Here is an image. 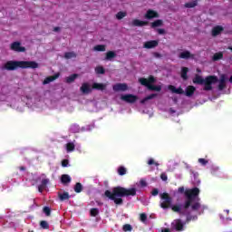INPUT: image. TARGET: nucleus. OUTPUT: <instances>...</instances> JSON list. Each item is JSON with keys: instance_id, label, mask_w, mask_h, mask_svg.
<instances>
[{"instance_id": "1", "label": "nucleus", "mask_w": 232, "mask_h": 232, "mask_svg": "<svg viewBox=\"0 0 232 232\" xmlns=\"http://www.w3.org/2000/svg\"><path fill=\"white\" fill-rule=\"evenodd\" d=\"M178 193H184L185 202L183 204V209H188L190 208L191 211L198 212L202 205L200 204V189L198 188H194L190 189H185L184 187H179L178 188Z\"/></svg>"}, {"instance_id": "2", "label": "nucleus", "mask_w": 232, "mask_h": 232, "mask_svg": "<svg viewBox=\"0 0 232 232\" xmlns=\"http://www.w3.org/2000/svg\"><path fill=\"white\" fill-rule=\"evenodd\" d=\"M137 195V188H127L124 187L117 186L112 188V190H105L104 196L109 200H113L116 206H122L124 204V197H135Z\"/></svg>"}, {"instance_id": "3", "label": "nucleus", "mask_w": 232, "mask_h": 232, "mask_svg": "<svg viewBox=\"0 0 232 232\" xmlns=\"http://www.w3.org/2000/svg\"><path fill=\"white\" fill-rule=\"evenodd\" d=\"M4 68L8 72H14V70H17V68H22L23 70L31 68L35 70V68H39V63L34 61H8L4 65Z\"/></svg>"}, {"instance_id": "4", "label": "nucleus", "mask_w": 232, "mask_h": 232, "mask_svg": "<svg viewBox=\"0 0 232 232\" xmlns=\"http://www.w3.org/2000/svg\"><path fill=\"white\" fill-rule=\"evenodd\" d=\"M192 81L194 84H204L203 90L205 92H211V90H213V84L218 82V77L216 75H209L204 79L202 76L196 74Z\"/></svg>"}, {"instance_id": "5", "label": "nucleus", "mask_w": 232, "mask_h": 232, "mask_svg": "<svg viewBox=\"0 0 232 232\" xmlns=\"http://www.w3.org/2000/svg\"><path fill=\"white\" fill-rule=\"evenodd\" d=\"M139 82L141 84V86H146V88L150 92H161L162 86L160 85H154L155 82H157V80L155 79V76L150 75L148 78H140Z\"/></svg>"}, {"instance_id": "6", "label": "nucleus", "mask_w": 232, "mask_h": 232, "mask_svg": "<svg viewBox=\"0 0 232 232\" xmlns=\"http://www.w3.org/2000/svg\"><path fill=\"white\" fill-rule=\"evenodd\" d=\"M171 209L172 211H174V213H179V215H185L187 217V222H191V220H197V216L191 215V212L185 208V211H182V209H180V206L179 205L172 206Z\"/></svg>"}, {"instance_id": "7", "label": "nucleus", "mask_w": 232, "mask_h": 232, "mask_svg": "<svg viewBox=\"0 0 232 232\" xmlns=\"http://www.w3.org/2000/svg\"><path fill=\"white\" fill-rule=\"evenodd\" d=\"M160 197L162 200V202L160 203V208H162V209H168L171 208L173 198H171V196H169L168 192L161 193Z\"/></svg>"}, {"instance_id": "8", "label": "nucleus", "mask_w": 232, "mask_h": 232, "mask_svg": "<svg viewBox=\"0 0 232 232\" xmlns=\"http://www.w3.org/2000/svg\"><path fill=\"white\" fill-rule=\"evenodd\" d=\"M10 50H12L13 52H16L17 53L26 52V48L24 46H21V42L12 43L10 45Z\"/></svg>"}, {"instance_id": "9", "label": "nucleus", "mask_w": 232, "mask_h": 232, "mask_svg": "<svg viewBox=\"0 0 232 232\" xmlns=\"http://www.w3.org/2000/svg\"><path fill=\"white\" fill-rule=\"evenodd\" d=\"M121 101H124L125 102H129V104H133L137 102L139 100V97L137 95L133 94H125L121 97Z\"/></svg>"}, {"instance_id": "10", "label": "nucleus", "mask_w": 232, "mask_h": 232, "mask_svg": "<svg viewBox=\"0 0 232 232\" xmlns=\"http://www.w3.org/2000/svg\"><path fill=\"white\" fill-rule=\"evenodd\" d=\"M226 81H227V78L226 77V74H221L219 77V80H218V89L219 92H222L223 90H226L227 85H226Z\"/></svg>"}, {"instance_id": "11", "label": "nucleus", "mask_w": 232, "mask_h": 232, "mask_svg": "<svg viewBox=\"0 0 232 232\" xmlns=\"http://www.w3.org/2000/svg\"><path fill=\"white\" fill-rule=\"evenodd\" d=\"M184 223L182 219H175L174 222L171 224L173 229L176 231H184Z\"/></svg>"}, {"instance_id": "12", "label": "nucleus", "mask_w": 232, "mask_h": 232, "mask_svg": "<svg viewBox=\"0 0 232 232\" xmlns=\"http://www.w3.org/2000/svg\"><path fill=\"white\" fill-rule=\"evenodd\" d=\"M157 46H159V40L147 41L143 44V48H146L147 50H151L152 48H157Z\"/></svg>"}, {"instance_id": "13", "label": "nucleus", "mask_w": 232, "mask_h": 232, "mask_svg": "<svg viewBox=\"0 0 232 232\" xmlns=\"http://www.w3.org/2000/svg\"><path fill=\"white\" fill-rule=\"evenodd\" d=\"M113 92H126L128 90V84L116 83L112 86Z\"/></svg>"}, {"instance_id": "14", "label": "nucleus", "mask_w": 232, "mask_h": 232, "mask_svg": "<svg viewBox=\"0 0 232 232\" xmlns=\"http://www.w3.org/2000/svg\"><path fill=\"white\" fill-rule=\"evenodd\" d=\"M61 76V73L57 72L55 73L54 75L53 76H48L46 77L44 82H43V84H50V82H53V81L59 79V77Z\"/></svg>"}, {"instance_id": "15", "label": "nucleus", "mask_w": 232, "mask_h": 232, "mask_svg": "<svg viewBox=\"0 0 232 232\" xmlns=\"http://www.w3.org/2000/svg\"><path fill=\"white\" fill-rule=\"evenodd\" d=\"M169 90L171 92V93H176L177 95H182L184 94V89L182 87H179L177 89L174 85H169Z\"/></svg>"}, {"instance_id": "16", "label": "nucleus", "mask_w": 232, "mask_h": 232, "mask_svg": "<svg viewBox=\"0 0 232 232\" xmlns=\"http://www.w3.org/2000/svg\"><path fill=\"white\" fill-rule=\"evenodd\" d=\"M222 32H224V27H222L221 25H217L213 27L211 32L212 37H217L218 35H220Z\"/></svg>"}, {"instance_id": "17", "label": "nucleus", "mask_w": 232, "mask_h": 232, "mask_svg": "<svg viewBox=\"0 0 232 232\" xmlns=\"http://www.w3.org/2000/svg\"><path fill=\"white\" fill-rule=\"evenodd\" d=\"M80 92H82V93L88 95V93H92V87H90V84L88 82H84L82 84Z\"/></svg>"}, {"instance_id": "18", "label": "nucleus", "mask_w": 232, "mask_h": 232, "mask_svg": "<svg viewBox=\"0 0 232 232\" xmlns=\"http://www.w3.org/2000/svg\"><path fill=\"white\" fill-rule=\"evenodd\" d=\"M48 184H50V179H42L41 184L38 186L39 193H43V191L46 189V186H48Z\"/></svg>"}, {"instance_id": "19", "label": "nucleus", "mask_w": 232, "mask_h": 232, "mask_svg": "<svg viewBox=\"0 0 232 232\" xmlns=\"http://www.w3.org/2000/svg\"><path fill=\"white\" fill-rule=\"evenodd\" d=\"M159 17V13H157L156 11H153L151 9H149L147 11V13L145 14V19H155Z\"/></svg>"}, {"instance_id": "20", "label": "nucleus", "mask_w": 232, "mask_h": 232, "mask_svg": "<svg viewBox=\"0 0 232 232\" xmlns=\"http://www.w3.org/2000/svg\"><path fill=\"white\" fill-rule=\"evenodd\" d=\"M197 89L193 85H188L185 90V95L187 97H193Z\"/></svg>"}, {"instance_id": "21", "label": "nucleus", "mask_w": 232, "mask_h": 232, "mask_svg": "<svg viewBox=\"0 0 232 232\" xmlns=\"http://www.w3.org/2000/svg\"><path fill=\"white\" fill-rule=\"evenodd\" d=\"M148 24H150V22L148 21H142V20H139V19H134L132 21V26H148Z\"/></svg>"}, {"instance_id": "22", "label": "nucleus", "mask_w": 232, "mask_h": 232, "mask_svg": "<svg viewBox=\"0 0 232 232\" xmlns=\"http://www.w3.org/2000/svg\"><path fill=\"white\" fill-rule=\"evenodd\" d=\"M92 90H98L100 92H104V90H106V84L94 82V83H92Z\"/></svg>"}, {"instance_id": "23", "label": "nucleus", "mask_w": 232, "mask_h": 232, "mask_svg": "<svg viewBox=\"0 0 232 232\" xmlns=\"http://www.w3.org/2000/svg\"><path fill=\"white\" fill-rule=\"evenodd\" d=\"M71 197L72 196H70V193H68V192H63V193L59 192L58 193V198H59V200H61V202L70 200Z\"/></svg>"}, {"instance_id": "24", "label": "nucleus", "mask_w": 232, "mask_h": 232, "mask_svg": "<svg viewBox=\"0 0 232 232\" xmlns=\"http://www.w3.org/2000/svg\"><path fill=\"white\" fill-rule=\"evenodd\" d=\"M117 57V53L114 51H108L105 54V61H111Z\"/></svg>"}, {"instance_id": "25", "label": "nucleus", "mask_w": 232, "mask_h": 232, "mask_svg": "<svg viewBox=\"0 0 232 232\" xmlns=\"http://www.w3.org/2000/svg\"><path fill=\"white\" fill-rule=\"evenodd\" d=\"M62 184H70L72 182V178L68 174H63L61 177Z\"/></svg>"}, {"instance_id": "26", "label": "nucleus", "mask_w": 232, "mask_h": 232, "mask_svg": "<svg viewBox=\"0 0 232 232\" xmlns=\"http://www.w3.org/2000/svg\"><path fill=\"white\" fill-rule=\"evenodd\" d=\"M193 54L189 51H185L179 53V59H191Z\"/></svg>"}, {"instance_id": "27", "label": "nucleus", "mask_w": 232, "mask_h": 232, "mask_svg": "<svg viewBox=\"0 0 232 232\" xmlns=\"http://www.w3.org/2000/svg\"><path fill=\"white\" fill-rule=\"evenodd\" d=\"M164 24V22L160 19H158L150 24V28H159L160 26H162Z\"/></svg>"}, {"instance_id": "28", "label": "nucleus", "mask_w": 232, "mask_h": 232, "mask_svg": "<svg viewBox=\"0 0 232 232\" xmlns=\"http://www.w3.org/2000/svg\"><path fill=\"white\" fill-rule=\"evenodd\" d=\"M188 72H189V69L188 67H182L181 79H183V81H188Z\"/></svg>"}, {"instance_id": "29", "label": "nucleus", "mask_w": 232, "mask_h": 232, "mask_svg": "<svg viewBox=\"0 0 232 232\" xmlns=\"http://www.w3.org/2000/svg\"><path fill=\"white\" fill-rule=\"evenodd\" d=\"M155 97H157V93L150 94L140 101V104H146L147 101H151V99H155Z\"/></svg>"}, {"instance_id": "30", "label": "nucleus", "mask_w": 232, "mask_h": 232, "mask_svg": "<svg viewBox=\"0 0 232 232\" xmlns=\"http://www.w3.org/2000/svg\"><path fill=\"white\" fill-rule=\"evenodd\" d=\"M198 0H193L192 2H188L185 4V8H195V6H198Z\"/></svg>"}, {"instance_id": "31", "label": "nucleus", "mask_w": 232, "mask_h": 232, "mask_svg": "<svg viewBox=\"0 0 232 232\" xmlns=\"http://www.w3.org/2000/svg\"><path fill=\"white\" fill-rule=\"evenodd\" d=\"M78 77H79V74L73 73L66 78V82L68 84H72V82H73L75 81V79H77Z\"/></svg>"}, {"instance_id": "32", "label": "nucleus", "mask_w": 232, "mask_h": 232, "mask_svg": "<svg viewBox=\"0 0 232 232\" xmlns=\"http://www.w3.org/2000/svg\"><path fill=\"white\" fill-rule=\"evenodd\" d=\"M66 151L67 153H71V151H75V144L73 142L67 143Z\"/></svg>"}, {"instance_id": "33", "label": "nucleus", "mask_w": 232, "mask_h": 232, "mask_svg": "<svg viewBox=\"0 0 232 232\" xmlns=\"http://www.w3.org/2000/svg\"><path fill=\"white\" fill-rule=\"evenodd\" d=\"M94 52H106V45L98 44L93 47Z\"/></svg>"}, {"instance_id": "34", "label": "nucleus", "mask_w": 232, "mask_h": 232, "mask_svg": "<svg viewBox=\"0 0 232 232\" xmlns=\"http://www.w3.org/2000/svg\"><path fill=\"white\" fill-rule=\"evenodd\" d=\"M95 72L98 75H104V73H106V70H104V67L99 65L95 68Z\"/></svg>"}, {"instance_id": "35", "label": "nucleus", "mask_w": 232, "mask_h": 232, "mask_svg": "<svg viewBox=\"0 0 232 232\" xmlns=\"http://www.w3.org/2000/svg\"><path fill=\"white\" fill-rule=\"evenodd\" d=\"M64 57H65V59H73V58L77 57V54L73 52H67L64 53Z\"/></svg>"}, {"instance_id": "36", "label": "nucleus", "mask_w": 232, "mask_h": 232, "mask_svg": "<svg viewBox=\"0 0 232 232\" xmlns=\"http://www.w3.org/2000/svg\"><path fill=\"white\" fill-rule=\"evenodd\" d=\"M126 15H127L126 12L120 11L116 14V19L121 21V19H124V17H126Z\"/></svg>"}, {"instance_id": "37", "label": "nucleus", "mask_w": 232, "mask_h": 232, "mask_svg": "<svg viewBox=\"0 0 232 232\" xmlns=\"http://www.w3.org/2000/svg\"><path fill=\"white\" fill-rule=\"evenodd\" d=\"M147 164L148 166H160V164L155 161L153 158L149 159V160L147 161Z\"/></svg>"}, {"instance_id": "38", "label": "nucleus", "mask_w": 232, "mask_h": 232, "mask_svg": "<svg viewBox=\"0 0 232 232\" xmlns=\"http://www.w3.org/2000/svg\"><path fill=\"white\" fill-rule=\"evenodd\" d=\"M74 191L75 193H81L82 191V184L80 182L76 183L74 186Z\"/></svg>"}, {"instance_id": "39", "label": "nucleus", "mask_w": 232, "mask_h": 232, "mask_svg": "<svg viewBox=\"0 0 232 232\" xmlns=\"http://www.w3.org/2000/svg\"><path fill=\"white\" fill-rule=\"evenodd\" d=\"M40 227H42V229H50V224H48L47 221L42 220L40 222Z\"/></svg>"}, {"instance_id": "40", "label": "nucleus", "mask_w": 232, "mask_h": 232, "mask_svg": "<svg viewBox=\"0 0 232 232\" xmlns=\"http://www.w3.org/2000/svg\"><path fill=\"white\" fill-rule=\"evenodd\" d=\"M43 211L46 217H50L52 215V208H50V207H44Z\"/></svg>"}, {"instance_id": "41", "label": "nucleus", "mask_w": 232, "mask_h": 232, "mask_svg": "<svg viewBox=\"0 0 232 232\" xmlns=\"http://www.w3.org/2000/svg\"><path fill=\"white\" fill-rule=\"evenodd\" d=\"M224 57V54L222 53H215L213 56V61H220Z\"/></svg>"}, {"instance_id": "42", "label": "nucleus", "mask_w": 232, "mask_h": 232, "mask_svg": "<svg viewBox=\"0 0 232 232\" xmlns=\"http://www.w3.org/2000/svg\"><path fill=\"white\" fill-rule=\"evenodd\" d=\"M126 168H124L123 166H121V167H119V169H118V174L119 175H121V177L123 176V175H126Z\"/></svg>"}, {"instance_id": "43", "label": "nucleus", "mask_w": 232, "mask_h": 232, "mask_svg": "<svg viewBox=\"0 0 232 232\" xmlns=\"http://www.w3.org/2000/svg\"><path fill=\"white\" fill-rule=\"evenodd\" d=\"M198 162L199 164H201V166H207L209 161H208V160L204 159V158H199V159L198 160Z\"/></svg>"}, {"instance_id": "44", "label": "nucleus", "mask_w": 232, "mask_h": 232, "mask_svg": "<svg viewBox=\"0 0 232 232\" xmlns=\"http://www.w3.org/2000/svg\"><path fill=\"white\" fill-rule=\"evenodd\" d=\"M90 215L91 217H97L99 215V208H91Z\"/></svg>"}, {"instance_id": "45", "label": "nucleus", "mask_w": 232, "mask_h": 232, "mask_svg": "<svg viewBox=\"0 0 232 232\" xmlns=\"http://www.w3.org/2000/svg\"><path fill=\"white\" fill-rule=\"evenodd\" d=\"M140 222H146V220H148V216L145 213H141L140 215Z\"/></svg>"}, {"instance_id": "46", "label": "nucleus", "mask_w": 232, "mask_h": 232, "mask_svg": "<svg viewBox=\"0 0 232 232\" xmlns=\"http://www.w3.org/2000/svg\"><path fill=\"white\" fill-rule=\"evenodd\" d=\"M122 229H123V231H131V229H133V227L130 224H125V225H123Z\"/></svg>"}, {"instance_id": "47", "label": "nucleus", "mask_w": 232, "mask_h": 232, "mask_svg": "<svg viewBox=\"0 0 232 232\" xmlns=\"http://www.w3.org/2000/svg\"><path fill=\"white\" fill-rule=\"evenodd\" d=\"M68 164H70V160H62V166H63V168H68Z\"/></svg>"}, {"instance_id": "48", "label": "nucleus", "mask_w": 232, "mask_h": 232, "mask_svg": "<svg viewBox=\"0 0 232 232\" xmlns=\"http://www.w3.org/2000/svg\"><path fill=\"white\" fill-rule=\"evenodd\" d=\"M160 179H161V180L166 182V180H168V175L166 173H161L160 174Z\"/></svg>"}, {"instance_id": "49", "label": "nucleus", "mask_w": 232, "mask_h": 232, "mask_svg": "<svg viewBox=\"0 0 232 232\" xmlns=\"http://www.w3.org/2000/svg\"><path fill=\"white\" fill-rule=\"evenodd\" d=\"M159 195V189L158 188H153L151 191V196L152 197H157Z\"/></svg>"}, {"instance_id": "50", "label": "nucleus", "mask_w": 232, "mask_h": 232, "mask_svg": "<svg viewBox=\"0 0 232 232\" xmlns=\"http://www.w3.org/2000/svg\"><path fill=\"white\" fill-rule=\"evenodd\" d=\"M157 32L160 35H164L166 34L165 29H157Z\"/></svg>"}, {"instance_id": "51", "label": "nucleus", "mask_w": 232, "mask_h": 232, "mask_svg": "<svg viewBox=\"0 0 232 232\" xmlns=\"http://www.w3.org/2000/svg\"><path fill=\"white\" fill-rule=\"evenodd\" d=\"M140 186H142V188H146L148 186V183H146V181L144 179H141L140 181Z\"/></svg>"}, {"instance_id": "52", "label": "nucleus", "mask_w": 232, "mask_h": 232, "mask_svg": "<svg viewBox=\"0 0 232 232\" xmlns=\"http://www.w3.org/2000/svg\"><path fill=\"white\" fill-rule=\"evenodd\" d=\"M154 57H156L157 59L162 57V55L159 53H154Z\"/></svg>"}, {"instance_id": "53", "label": "nucleus", "mask_w": 232, "mask_h": 232, "mask_svg": "<svg viewBox=\"0 0 232 232\" xmlns=\"http://www.w3.org/2000/svg\"><path fill=\"white\" fill-rule=\"evenodd\" d=\"M53 32H61V27H54Z\"/></svg>"}, {"instance_id": "54", "label": "nucleus", "mask_w": 232, "mask_h": 232, "mask_svg": "<svg viewBox=\"0 0 232 232\" xmlns=\"http://www.w3.org/2000/svg\"><path fill=\"white\" fill-rule=\"evenodd\" d=\"M20 171H26V168L25 167H19Z\"/></svg>"}, {"instance_id": "55", "label": "nucleus", "mask_w": 232, "mask_h": 232, "mask_svg": "<svg viewBox=\"0 0 232 232\" xmlns=\"http://www.w3.org/2000/svg\"><path fill=\"white\" fill-rule=\"evenodd\" d=\"M161 232H170L169 228H164Z\"/></svg>"}, {"instance_id": "56", "label": "nucleus", "mask_w": 232, "mask_h": 232, "mask_svg": "<svg viewBox=\"0 0 232 232\" xmlns=\"http://www.w3.org/2000/svg\"><path fill=\"white\" fill-rule=\"evenodd\" d=\"M229 82L232 83V75H231L230 78H229Z\"/></svg>"}, {"instance_id": "57", "label": "nucleus", "mask_w": 232, "mask_h": 232, "mask_svg": "<svg viewBox=\"0 0 232 232\" xmlns=\"http://www.w3.org/2000/svg\"><path fill=\"white\" fill-rule=\"evenodd\" d=\"M228 50H230L232 52V46L228 47Z\"/></svg>"}, {"instance_id": "58", "label": "nucleus", "mask_w": 232, "mask_h": 232, "mask_svg": "<svg viewBox=\"0 0 232 232\" xmlns=\"http://www.w3.org/2000/svg\"><path fill=\"white\" fill-rule=\"evenodd\" d=\"M32 232H34V231H32Z\"/></svg>"}, {"instance_id": "59", "label": "nucleus", "mask_w": 232, "mask_h": 232, "mask_svg": "<svg viewBox=\"0 0 232 232\" xmlns=\"http://www.w3.org/2000/svg\"><path fill=\"white\" fill-rule=\"evenodd\" d=\"M32 232H34V231H32Z\"/></svg>"}]
</instances>
